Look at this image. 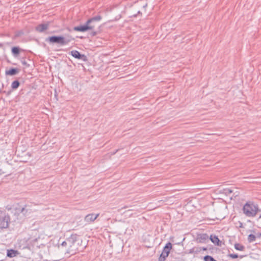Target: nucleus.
Wrapping results in <instances>:
<instances>
[{"instance_id":"obj_1","label":"nucleus","mask_w":261,"mask_h":261,"mask_svg":"<svg viewBox=\"0 0 261 261\" xmlns=\"http://www.w3.org/2000/svg\"><path fill=\"white\" fill-rule=\"evenodd\" d=\"M102 17L100 15H96L88 19L84 25L74 27L73 30L81 32H85L88 30H93L95 26V23L100 21Z\"/></svg>"},{"instance_id":"obj_2","label":"nucleus","mask_w":261,"mask_h":261,"mask_svg":"<svg viewBox=\"0 0 261 261\" xmlns=\"http://www.w3.org/2000/svg\"><path fill=\"white\" fill-rule=\"evenodd\" d=\"M71 36H68L65 37L63 36H51L46 38L45 41L49 44H57L60 46H63L68 44L71 41L73 40Z\"/></svg>"},{"instance_id":"obj_3","label":"nucleus","mask_w":261,"mask_h":261,"mask_svg":"<svg viewBox=\"0 0 261 261\" xmlns=\"http://www.w3.org/2000/svg\"><path fill=\"white\" fill-rule=\"evenodd\" d=\"M78 236L76 234H72L67 239V249L66 253L71 255L74 254L79 250V247L76 244Z\"/></svg>"},{"instance_id":"obj_4","label":"nucleus","mask_w":261,"mask_h":261,"mask_svg":"<svg viewBox=\"0 0 261 261\" xmlns=\"http://www.w3.org/2000/svg\"><path fill=\"white\" fill-rule=\"evenodd\" d=\"M258 211V205L251 201L247 202L243 207V213L249 217L255 216Z\"/></svg>"},{"instance_id":"obj_5","label":"nucleus","mask_w":261,"mask_h":261,"mask_svg":"<svg viewBox=\"0 0 261 261\" xmlns=\"http://www.w3.org/2000/svg\"><path fill=\"white\" fill-rule=\"evenodd\" d=\"M10 222V218L9 215L5 212H1L0 214V229L7 228Z\"/></svg>"},{"instance_id":"obj_6","label":"nucleus","mask_w":261,"mask_h":261,"mask_svg":"<svg viewBox=\"0 0 261 261\" xmlns=\"http://www.w3.org/2000/svg\"><path fill=\"white\" fill-rule=\"evenodd\" d=\"M51 24V21H48L44 23L38 24L35 27V30L39 33H43L47 30Z\"/></svg>"},{"instance_id":"obj_7","label":"nucleus","mask_w":261,"mask_h":261,"mask_svg":"<svg viewBox=\"0 0 261 261\" xmlns=\"http://www.w3.org/2000/svg\"><path fill=\"white\" fill-rule=\"evenodd\" d=\"M70 54L75 59H80L84 62L88 61V58L84 54H81L79 51L76 50H73L70 51Z\"/></svg>"},{"instance_id":"obj_8","label":"nucleus","mask_w":261,"mask_h":261,"mask_svg":"<svg viewBox=\"0 0 261 261\" xmlns=\"http://www.w3.org/2000/svg\"><path fill=\"white\" fill-rule=\"evenodd\" d=\"M209 237L206 233L197 234L196 241L197 243H204L208 241Z\"/></svg>"},{"instance_id":"obj_9","label":"nucleus","mask_w":261,"mask_h":261,"mask_svg":"<svg viewBox=\"0 0 261 261\" xmlns=\"http://www.w3.org/2000/svg\"><path fill=\"white\" fill-rule=\"evenodd\" d=\"M14 209L17 214H22L23 216H25L28 212V210L25 208V206H21L18 203L15 206Z\"/></svg>"},{"instance_id":"obj_10","label":"nucleus","mask_w":261,"mask_h":261,"mask_svg":"<svg viewBox=\"0 0 261 261\" xmlns=\"http://www.w3.org/2000/svg\"><path fill=\"white\" fill-rule=\"evenodd\" d=\"M99 214H95L93 213L89 214L86 215L85 217V221L87 222H93L99 216Z\"/></svg>"},{"instance_id":"obj_11","label":"nucleus","mask_w":261,"mask_h":261,"mask_svg":"<svg viewBox=\"0 0 261 261\" xmlns=\"http://www.w3.org/2000/svg\"><path fill=\"white\" fill-rule=\"evenodd\" d=\"M219 192L221 194H225L226 196L229 197L231 199L234 196L233 194H232L233 190L230 188H224L220 190Z\"/></svg>"},{"instance_id":"obj_12","label":"nucleus","mask_w":261,"mask_h":261,"mask_svg":"<svg viewBox=\"0 0 261 261\" xmlns=\"http://www.w3.org/2000/svg\"><path fill=\"white\" fill-rule=\"evenodd\" d=\"M209 239L215 245H217L218 246H222V241L220 240L218 236L212 234L210 236Z\"/></svg>"},{"instance_id":"obj_13","label":"nucleus","mask_w":261,"mask_h":261,"mask_svg":"<svg viewBox=\"0 0 261 261\" xmlns=\"http://www.w3.org/2000/svg\"><path fill=\"white\" fill-rule=\"evenodd\" d=\"M172 245L170 242L167 243L164 247L162 252L166 256H168L172 249Z\"/></svg>"},{"instance_id":"obj_14","label":"nucleus","mask_w":261,"mask_h":261,"mask_svg":"<svg viewBox=\"0 0 261 261\" xmlns=\"http://www.w3.org/2000/svg\"><path fill=\"white\" fill-rule=\"evenodd\" d=\"M19 72V70L18 69L11 68L9 70L6 71V74L12 76L18 74Z\"/></svg>"},{"instance_id":"obj_15","label":"nucleus","mask_w":261,"mask_h":261,"mask_svg":"<svg viewBox=\"0 0 261 261\" xmlns=\"http://www.w3.org/2000/svg\"><path fill=\"white\" fill-rule=\"evenodd\" d=\"M18 254V251L14 249H10L7 250V256L9 257L15 256Z\"/></svg>"},{"instance_id":"obj_16","label":"nucleus","mask_w":261,"mask_h":261,"mask_svg":"<svg viewBox=\"0 0 261 261\" xmlns=\"http://www.w3.org/2000/svg\"><path fill=\"white\" fill-rule=\"evenodd\" d=\"M21 50L18 46H14L12 48L11 51L14 56L17 57L20 54Z\"/></svg>"},{"instance_id":"obj_17","label":"nucleus","mask_w":261,"mask_h":261,"mask_svg":"<svg viewBox=\"0 0 261 261\" xmlns=\"http://www.w3.org/2000/svg\"><path fill=\"white\" fill-rule=\"evenodd\" d=\"M20 86V82L18 80L13 81L11 84V88L13 90H16Z\"/></svg>"},{"instance_id":"obj_18","label":"nucleus","mask_w":261,"mask_h":261,"mask_svg":"<svg viewBox=\"0 0 261 261\" xmlns=\"http://www.w3.org/2000/svg\"><path fill=\"white\" fill-rule=\"evenodd\" d=\"M202 251V247H195L190 250V253H198Z\"/></svg>"},{"instance_id":"obj_19","label":"nucleus","mask_w":261,"mask_h":261,"mask_svg":"<svg viewBox=\"0 0 261 261\" xmlns=\"http://www.w3.org/2000/svg\"><path fill=\"white\" fill-rule=\"evenodd\" d=\"M234 248L237 250L243 251L245 249V247L241 244L236 243L234 244Z\"/></svg>"},{"instance_id":"obj_20","label":"nucleus","mask_w":261,"mask_h":261,"mask_svg":"<svg viewBox=\"0 0 261 261\" xmlns=\"http://www.w3.org/2000/svg\"><path fill=\"white\" fill-rule=\"evenodd\" d=\"M256 239V237L255 235L253 234H250L248 236V241L249 242H252L254 241Z\"/></svg>"},{"instance_id":"obj_21","label":"nucleus","mask_w":261,"mask_h":261,"mask_svg":"<svg viewBox=\"0 0 261 261\" xmlns=\"http://www.w3.org/2000/svg\"><path fill=\"white\" fill-rule=\"evenodd\" d=\"M167 256H166L163 253H162L158 259V261H165Z\"/></svg>"},{"instance_id":"obj_22","label":"nucleus","mask_w":261,"mask_h":261,"mask_svg":"<svg viewBox=\"0 0 261 261\" xmlns=\"http://www.w3.org/2000/svg\"><path fill=\"white\" fill-rule=\"evenodd\" d=\"M204 261H214V257L210 255H206L204 257Z\"/></svg>"},{"instance_id":"obj_23","label":"nucleus","mask_w":261,"mask_h":261,"mask_svg":"<svg viewBox=\"0 0 261 261\" xmlns=\"http://www.w3.org/2000/svg\"><path fill=\"white\" fill-rule=\"evenodd\" d=\"M21 62L22 64V65L25 66L26 67H29L30 66V65L27 63V62L24 59H22L21 60Z\"/></svg>"},{"instance_id":"obj_24","label":"nucleus","mask_w":261,"mask_h":261,"mask_svg":"<svg viewBox=\"0 0 261 261\" xmlns=\"http://www.w3.org/2000/svg\"><path fill=\"white\" fill-rule=\"evenodd\" d=\"M228 256H229L230 257H231L233 259H234V258H238L239 257V255L237 254L231 253V254H229Z\"/></svg>"},{"instance_id":"obj_25","label":"nucleus","mask_w":261,"mask_h":261,"mask_svg":"<svg viewBox=\"0 0 261 261\" xmlns=\"http://www.w3.org/2000/svg\"><path fill=\"white\" fill-rule=\"evenodd\" d=\"M61 245L62 246H64V247H67V239H66L65 241H63Z\"/></svg>"},{"instance_id":"obj_26","label":"nucleus","mask_w":261,"mask_h":261,"mask_svg":"<svg viewBox=\"0 0 261 261\" xmlns=\"http://www.w3.org/2000/svg\"><path fill=\"white\" fill-rule=\"evenodd\" d=\"M91 35L92 36H95L97 35V32L93 31L92 32H91Z\"/></svg>"},{"instance_id":"obj_27","label":"nucleus","mask_w":261,"mask_h":261,"mask_svg":"<svg viewBox=\"0 0 261 261\" xmlns=\"http://www.w3.org/2000/svg\"><path fill=\"white\" fill-rule=\"evenodd\" d=\"M138 14H142V13L140 12V11H138V12H137V14H134L133 16L135 17H137Z\"/></svg>"},{"instance_id":"obj_28","label":"nucleus","mask_w":261,"mask_h":261,"mask_svg":"<svg viewBox=\"0 0 261 261\" xmlns=\"http://www.w3.org/2000/svg\"><path fill=\"white\" fill-rule=\"evenodd\" d=\"M239 227H240V228L243 227V223L241 222H240V221H239Z\"/></svg>"},{"instance_id":"obj_29","label":"nucleus","mask_w":261,"mask_h":261,"mask_svg":"<svg viewBox=\"0 0 261 261\" xmlns=\"http://www.w3.org/2000/svg\"><path fill=\"white\" fill-rule=\"evenodd\" d=\"M207 248L206 247H202V250L204 251L206 250Z\"/></svg>"},{"instance_id":"obj_30","label":"nucleus","mask_w":261,"mask_h":261,"mask_svg":"<svg viewBox=\"0 0 261 261\" xmlns=\"http://www.w3.org/2000/svg\"><path fill=\"white\" fill-rule=\"evenodd\" d=\"M11 91H8V92H7V95H9V94L11 93Z\"/></svg>"},{"instance_id":"obj_31","label":"nucleus","mask_w":261,"mask_h":261,"mask_svg":"<svg viewBox=\"0 0 261 261\" xmlns=\"http://www.w3.org/2000/svg\"><path fill=\"white\" fill-rule=\"evenodd\" d=\"M3 46V44L0 43V47H2Z\"/></svg>"},{"instance_id":"obj_32","label":"nucleus","mask_w":261,"mask_h":261,"mask_svg":"<svg viewBox=\"0 0 261 261\" xmlns=\"http://www.w3.org/2000/svg\"><path fill=\"white\" fill-rule=\"evenodd\" d=\"M243 256H244L243 255H240V257L241 258H243Z\"/></svg>"},{"instance_id":"obj_33","label":"nucleus","mask_w":261,"mask_h":261,"mask_svg":"<svg viewBox=\"0 0 261 261\" xmlns=\"http://www.w3.org/2000/svg\"><path fill=\"white\" fill-rule=\"evenodd\" d=\"M19 35V33H18V34L16 36H18Z\"/></svg>"},{"instance_id":"obj_34","label":"nucleus","mask_w":261,"mask_h":261,"mask_svg":"<svg viewBox=\"0 0 261 261\" xmlns=\"http://www.w3.org/2000/svg\"><path fill=\"white\" fill-rule=\"evenodd\" d=\"M19 35V33H18V34L16 36H18Z\"/></svg>"},{"instance_id":"obj_35","label":"nucleus","mask_w":261,"mask_h":261,"mask_svg":"<svg viewBox=\"0 0 261 261\" xmlns=\"http://www.w3.org/2000/svg\"><path fill=\"white\" fill-rule=\"evenodd\" d=\"M214 261H217V260H216V259H215L214 258Z\"/></svg>"}]
</instances>
